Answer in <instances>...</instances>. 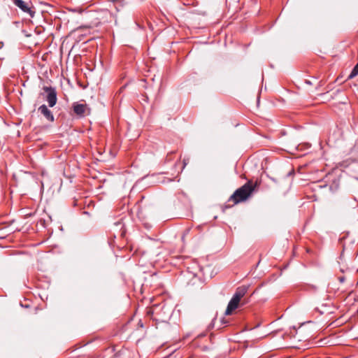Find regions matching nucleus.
Listing matches in <instances>:
<instances>
[{
    "instance_id": "obj_8",
    "label": "nucleus",
    "mask_w": 358,
    "mask_h": 358,
    "mask_svg": "<svg viewBox=\"0 0 358 358\" xmlns=\"http://www.w3.org/2000/svg\"><path fill=\"white\" fill-rule=\"evenodd\" d=\"M357 75H358V64H357L355 65V66L353 68V69L352 70L351 73H350V75L348 76V79H352Z\"/></svg>"
},
{
    "instance_id": "obj_10",
    "label": "nucleus",
    "mask_w": 358,
    "mask_h": 358,
    "mask_svg": "<svg viewBox=\"0 0 358 358\" xmlns=\"http://www.w3.org/2000/svg\"><path fill=\"white\" fill-rule=\"evenodd\" d=\"M357 64H358V62H357Z\"/></svg>"
},
{
    "instance_id": "obj_4",
    "label": "nucleus",
    "mask_w": 358,
    "mask_h": 358,
    "mask_svg": "<svg viewBox=\"0 0 358 358\" xmlns=\"http://www.w3.org/2000/svg\"><path fill=\"white\" fill-rule=\"evenodd\" d=\"M43 90L48 94L46 101H48L49 106H55L57 101V92L55 89L52 87L44 86Z\"/></svg>"
},
{
    "instance_id": "obj_5",
    "label": "nucleus",
    "mask_w": 358,
    "mask_h": 358,
    "mask_svg": "<svg viewBox=\"0 0 358 358\" xmlns=\"http://www.w3.org/2000/svg\"><path fill=\"white\" fill-rule=\"evenodd\" d=\"M73 112L80 117L90 114V108L85 103H79L78 102H75L73 104Z\"/></svg>"
},
{
    "instance_id": "obj_3",
    "label": "nucleus",
    "mask_w": 358,
    "mask_h": 358,
    "mask_svg": "<svg viewBox=\"0 0 358 358\" xmlns=\"http://www.w3.org/2000/svg\"><path fill=\"white\" fill-rule=\"evenodd\" d=\"M13 3L18 7L22 12L27 13L31 17H34L35 11L34 10L33 6L31 2H26L23 0H12Z\"/></svg>"
},
{
    "instance_id": "obj_2",
    "label": "nucleus",
    "mask_w": 358,
    "mask_h": 358,
    "mask_svg": "<svg viewBox=\"0 0 358 358\" xmlns=\"http://www.w3.org/2000/svg\"><path fill=\"white\" fill-rule=\"evenodd\" d=\"M248 290V287L245 285L240 286L236 288L235 293L227 305L225 310V315H231L232 312L238 307L241 299L247 294Z\"/></svg>"
},
{
    "instance_id": "obj_9",
    "label": "nucleus",
    "mask_w": 358,
    "mask_h": 358,
    "mask_svg": "<svg viewBox=\"0 0 358 358\" xmlns=\"http://www.w3.org/2000/svg\"><path fill=\"white\" fill-rule=\"evenodd\" d=\"M187 160H186V159H184V160H183V165H184V167L187 165Z\"/></svg>"
},
{
    "instance_id": "obj_1",
    "label": "nucleus",
    "mask_w": 358,
    "mask_h": 358,
    "mask_svg": "<svg viewBox=\"0 0 358 358\" xmlns=\"http://www.w3.org/2000/svg\"><path fill=\"white\" fill-rule=\"evenodd\" d=\"M256 185L257 184H254L251 180L248 181L234 192L229 201H232L234 204H237L247 200L255 190Z\"/></svg>"
},
{
    "instance_id": "obj_6",
    "label": "nucleus",
    "mask_w": 358,
    "mask_h": 358,
    "mask_svg": "<svg viewBox=\"0 0 358 358\" xmlns=\"http://www.w3.org/2000/svg\"><path fill=\"white\" fill-rule=\"evenodd\" d=\"M38 111L43 115L45 119L51 122H54L55 118L52 113L49 110L46 105L43 104L38 108Z\"/></svg>"
},
{
    "instance_id": "obj_7",
    "label": "nucleus",
    "mask_w": 358,
    "mask_h": 358,
    "mask_svg": "<svg viewBox=\"0 0 358 358\" xmlns=\"http://www.w3.org/2000/svg\"><path fill=\"white\" fill-rule=\"evenodd\" d=\"M114 3V6L117 12H120L123 8V4L119 0H111Z\"/></svg>"
}]
</instances>
